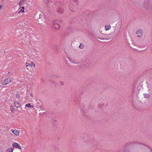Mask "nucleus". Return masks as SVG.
Masks as SVG:
<instances>
[{
  "label": "nucleus",
  "mask_w": 152,
  "mask_h": 152,
  "mask_svg": "<svg viewBox=\"0 0 152 152\" xmlns=\"http://www.w3.org/2000/svg\"><path fill=\"white\" fill-rule=\"evenodd\" d=\"M61 22V19H58L53 21L52 24V28L55 30L58 29L60 27Z\"/></svg>",
  "instance_id": "nucleus-1"
},
{
  "label": "nucleus",
  "mask_w": 152,
  "mask_h": 152,
  "mask_svg": "<svg viewBox=\"0 0 152 152\" xmlns=\"http://www.w3.org/2000/svg\"><path fill=\"white\" fill-rule=\"evenodd\" d=\"M11 78L8 77L4 81L2 82V85H6L10 83L11 80Z\"/></svg>",
  "instance_id": "nucleus-2"
},
{
  "label": "nucleus",
  "mask_w": 152,
  "mask_h": 152,
  "mask_svg": "<svg viewBox=\"0 0 152 152\" xmlns=\"http://www.w3.org/2000/svg\"><path fill=\"white\" fill-rule=\"evenodd\" d=\"M136 34H139L137 36L141 38L142 36V31L141 29H139V30L137 31Z\"/></svg>",
  "instance_id": "nucleus-3"
},
{
  "label": "nucleus",
  "mask_w": 152,
  "mask_h": 152,
  "mask_svg": "<svg viewBox=\"0 0 152 152\" xmlns=\"http://www.w3.org/2000/svg\"><path fill=\"white\" fill-rule=\"evenodd\" d=\"M57 12L59 14H61L64 12V9L61 7H58L56 9Z\"/></svg>",
  "instance_id": "nucleus-4"
},
{
  "label": "nucleus",
  "mask_w": 152,
  "mask_h": 152,
  "mask_svg": "<svg viewBox=\"0 0 152 152\" xmlns=\"http://www.w3.org/2000/svg\"><path fill=\"white\" fill-rule=\"evenodd\" d=\"M15 106L17 108H19L20 106V103L18 101H15L14 103Z\"/></svg>",
  "instance_id": "nucleus-5"
},
{
  "label": "nucleus",
  "mask_w": 152,
  "mask_h": 152,
  "mask_svg": "<svg viewBox=\"0 0 152 152\" xmlns=\"http://www.w3.org/2000/svg\"><path fill=\"white\" fill-rule=\"evenodd\" d=\"M45 2L47 6L51 5L52 2L51 0H46Z\"/></svg>",
  "instance_id": "nucleus-6"
},
{
  "label": "nucleus",
  "mask_w": 152,
  "mask_h": 152,
  "mask_svg": "<svg viewBox=\"0 0 152 152\" xmlns=\"http://www.w3.org/2000/svg\"><path fill=\"white\" fill-rule=\"evenodd\" d=\"M12 132L16 135H18L20 133L19 131L17 130H13Z\"/></svg>",
  "instance_id": "nucleus-7"
},
{
  "label": "nucleus",
  "mask_w": 152,
  "mask_h": 152,
  "mask_svg": "<svg viewBox=\"0 0 152 152\" xmlns=\"http://www.w3.org/2000/svg\"><path fill=\"white\" fill-rule=\"evenodd\" d=\"M143 95L145 98H146L147 99H149L150 97V95L149 94L144 93L143 94Z\"/></svg>",
  "instance_id": "nucleus-8"
},
{
  "label": "nucleus",
  "mask_w": 152,
  "mask_h": 152,
  "mask_svg": "<svg viewBox=\"0 0 152 152\" xmlns=\"http://www.w3.org/2000/svg\"><path fill=\"white\" fill-rule=\"evenodd\" d=\"M105 29L106 31L110 30L111 28V26L110 25H106L105 26Z\"/></svg>",
  "instance_id": "nucleus-9"
},
{
  "label": "nucleus",
  "mask_w": 152,
  "mask_h": 152,
  "mask_svg": "<svg viewBox=\"0 0 152 152\" xmlns=\"http://www.w3.org/2000/svg\"><path fill=\"white\" fill-rule=\"evenodd\" d=\"M20 145L17 143L14 142L12 144V146L13 147L16 148H18Z\"/></svg>",
  "instance_id": "nucleus-10"
},
{
  "label": "nucleus",
  "mask_w": 152,
  "mask_h": 152,
  "mask_svg": "<svg viewBox=\"0 0 152 152\" xmlns=\"http://www.w3.org/2000/svg\"><path fill=\"white\" fill-rule=\"evenodd\" d=\"M26 1V0H21L19 2L18 5L20 6L22 5L23 3Z\"/></svg>",
  "instance_id": "nucleus-11"
},
{
  "label": "nucleus",
  "mask_w": 152,
  "mask_h": 152,
  "mask_svg": "<svg viewBox=\"0 0 152 152\" xmlns=\"http://www.w3.org/2000/svg\"><path fill=\"white\" fill-rule=\"evenodd\" d=\"M14 149V148H8L7 150V152H12Z\"/></svg>",
  "instance_id": "nucleus-12"
},
{
  "label": "nucleus",
  "mask_w": 152,
  "mask_h": 152,
  "mask_svg": "<svg viewBox=\"0 0 152 152\" xmlns=\"http://www.w3.org/2000/svg\"><path fill=\"white\" fill-rule=\"evenodd\" d=\"M84 45L83 43H81L80 44V46H79V48H80L81 49H83L84 48Z\"/></svg>",
  "instance_id": "nucleus-13"
},
{
  "label": "nucleus",
  "mask_w": 152,
  "mask_h": 152,
  "mask_svg": "<svg viewBox=\"0 0 152 152\" xmlns=\"http://www.w3.org/2000/svg\"><path fill=\"white\" fill-rule=\"evenodd\" d=\"M28 107L33 108V106H31V104H30V103H28V104H27L25 105V107Z\"/></svg>",
  "instance_id": "nucleus-14"
},
{
  "label": "nucleus",
  "mask_w": 152,
  "mask_h": 152,
  "mask_svg": "<svg viewBox=\"0 0 152 152\" xmlns=\"http://www.w3.org/2000/svg\"><path fill=\"white\" fill-rule=\"evenodd\" d=\"M69 9L72 12H75V9L71 6H70L69 7Z\"/></svg>",
  "instance_id": "nucleus-15"
},
{
  "label": "nucleus",
  "mask_w": 152,
  "mask_h": 152,
  "mask_svg": "<svg viewBox=\"0 0 152 152\" xmlns=\"http://www.w3.org/2000/svg\"><path fill=\"white\" fill-rule=\"evenodd\" d=\"M10 109L12 112H13L14 111L15 108L13 106H10Z\"/></svg>",
  "instance_id": "nucleus-16"
},
{
  "label": "nucleus",
  "mask_w": 152,
  "mask_h": 152,
  "mask_svg": "<svg viewBox=\"0 0 152 152\" xmlns=\"http://www.w3.org/2000/svg\"><path fill=\"white\" fill-rule=\"evenodd\" d=\"M69 61L70 62L72 63L73 64H78V62H74L73 61H72V60L71 59H69Z\"/></svg>",
  "instance_id": "nucleus-17"
},
{
  "label": "nucleus",
  "mask_w": 152,
  "mask_h": 152,
  "mask_svg": "<svg viewBox=\"0 0 152 152\" xmlns=\"http://www.w3.org/2000/svg\"><path fill=\"white\" fill-rule=\"evenodd\" d=\"M30 66H33V67H34L35 64L33 62H31V64H30Z\"/></svg>",
  "instance_id": "nucleus-18"
},
{
  "label": "nucleus",
  "mask_w": 152,
  "mask_h": 152,
  "mask_svg": "<svg viewBox=\"0 0 152 152\" xmlns=\"http://www.w3.org/2000/svg\"><path fill=\"white\" fill-rule=\"evenodd\" d=\"M24 12V10H22V9H20L18 12V13H20V12L23 13V12Z\"/></svg>",
  "instance_id": "nucleus-19"
},
{
  "label": "nucleus",
  "mask_w": 152,
  "mask_h": 152,
  "mask_svg": "<svg viewBox=\"0 0 152 152\" xmlns=\"http://www.w3.org/2000/svg\"><path fill=\"white\" fill-rule=\"evenodd\" d=\"M60 85H61V86H63L64 85V82H62V81H60Z\"/></svg>",
  "instance_id": "nucleus-20"
},
{
  "label": "nucleus",
  "mask_w": 152,
  "mask_h": 152,
  "mask_svg": "<svg viewBox=\"0 0 152 152\" xmlns=\"http://www.w3.org/2000/svg\"><path fill=\"white\" fill-rule=\"evenodd\" d=\"M20 96V95L19 94H17L16 95V98L19 97Z\"/></svg>",
  "instance_id": "nucleus-21"
},
{
  "label": "nucleus",
  "mask_w": 152,
  "mask_h": 152,
  "mask_svg": "<svg viewBox=\"0 0 152 152\" xmlns=\"http://www.w3.org/2000/svg\"><path fill=\"white\" fill-rule=\"evenodd\" d=\"M50 82H51L52 84H53L54 85H55L56 84L55 82L53 80L51 81Z\"/></svg>",
  "instance_id": "nucleus-22"
},
{
  "label": "nucleus",
  "mask_w": 152,
  "mask_h": 152,
  "mask_svg": "<svg viewBox=\"0 0 152 152\" xmlns=\"http://www.w3.org/2000/svg\"><path fill=\"white\" fill-rule=\"evenodd\" d=\"M29 64L27 62H26V67H28V66L29 65Z\"/></svg>",
  "instance_id": "nucleus-23"
},
{
  "label": "nucleus",
  "mask_w": 152,
  "mask_h": 152,
  "mask_svg": "<svg viewBox=\"0 0 152 152\" xmlns=\"http://www.w3.org/2000/svg\"><path fill=\"white\" fill-rule=\"evenodd\" d=\"M74 1L75 3H76V4H77L78 3L77 1V0H74Z\"/></svg>",
  "instance_id": "nucleus-24"
},
{
  "label": "nucleus",
  "mask_w": 152,
  "mask_h": 152,
  "mask_svg": "<svg viewBox=\"0 0 152 152\" xmlns=\"http://www.w3.org/2000/svg\"><path fill=\"white\" fill-rule=\"evenodd\" d=\"M104 103H101V104H100V106H104Z\"/></svg>",
  "instance_id": "nucleus-25"
},
{
  "label": "nucleus",
  "mask_w": 152,
  "mask_h": 152,
  "mask_svg": "<svg viewBox=\"0 0 152 152\" xmlns=\"http://www.w3.org/2000/svg\"><path fill=\"white\" fill-rule=\"evenodd\" d=\"M152 87V86H150L149 88V89L148 90V92H149V91H150L151 90V88Z\"/></svg>",
  "instance_id": "nucleus-26"
},
{
  "label": "nucleus",
  "mask_w": 152,
  "mask_h": 152,
  "mask_svg": "<svg viewBox=\"0 0 152 152\" xmlns=\"http://www.w3.org/2000/svg\"><path fill=\"white\" fill-rule=\"evenodd\" d=\"M19 148V149H21V146H20V145H19V146L18 147V148Z\"/></svg>",
  "instance_id": "nucleus-27"
},
{
  "label": "nucleus",
  "mask_w": 152,
  "mask_h": 152,
  "mask_svg": "<svg viewBox=\"0 0 152 152\" xmlns=\"http://www.w3.org/2000/svg\"><path fill=\"white\" fill-rule=\"evenodd\" d=\"M53 121L54 122V124H55V122L56 121L55 120V119H53Z\"/></svg>",
  "instance_id": "nucleus-28"
},
{
  "label": "nucleus",
  "mask_w": 152,
  "mask_h": 152,
  "mask_svg": "<svg viewBox=\"0 0 152 152\" xmlns=\"http://www.w3.org/2000/svg\"><path fill=\"white\" fill-rule=\"evenodd\" d=\"M98 39H101V40H104V38H99Z\"/></svg>",
  "instance_id": "nucleus-29"
},
{
  "label": "nucleus",
  "mask_w": 152,
  "mask_h": 152,
  "mask_svg": "<svg viewBox=\"0 0 152 152\" xmlns=\"http://www.w3.org/2000/svg\"><path fill=\"white\" fill-rule=\"evenodd\" d=\"M21 8H22V10H24V9H25V7H24L23 6V7H21Z\"/></svg>",
  "instance_id": "nucleus-30"
},
{
  "label": "nucleus",
  "mask_w": 152,
  "mask_h": 152,
  "mask_svg": "<svg viewBox=\"0 0 152 152\" xmlns=\"http://www.w3.org/2000/svg\"><path fill=\"white\" fill-rule=\"evenodd\" d=\"M41 16V15L40 14V15H39V18L40 19V16Z\"/></svg>",
  "instance_id": "nucleus-31"
},
{
  "label": "nucleus",
  "mask_w": 152,
  "mask_h": 152,
  "mask_svg": "<svg viewBox=\"0 0 152 152\" xmlns=\"http://www.w3.org/2000/svg\"><path fill=\"white\" fill-rule=\"evenodd\" d=\"M22 110V108H21V110H20H20Z\"/></svg>",
  "instance_id": "nucleus-32"
},
{
  "label": "nucleus",
  "mask_w": 152,
  "mask_h": 152,
  "mask_svg": "<svg viewBox=\"0 0 152 152\" xmlns=\"http://www.w3.org/2000/svg\"><path fill=\"white\" fill-rule=\"evenodd\" d=\"M40 17H41V16H40ZM42 18V17H40V18Z\"/></svg>",
  "instance_id": "nucleus-33"
}]
</instances>
